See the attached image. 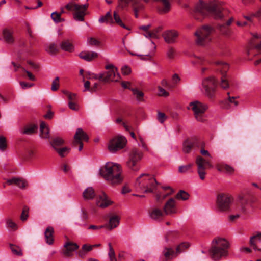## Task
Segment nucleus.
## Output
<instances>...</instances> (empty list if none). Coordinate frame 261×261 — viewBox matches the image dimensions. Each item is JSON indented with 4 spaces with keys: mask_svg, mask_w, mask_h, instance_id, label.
Wrapping results in <instances>:
<instances>
[{
    "mask_svg": "<svg viewBox=\"0 0 261 261\" xmlns=\"http://www.w3.org/2000/svg\"><path fill=\"white\" fill-rule=\"evenodd\" d=\"M122 168L119 164L108 162L104 168L100 170V174L109 184L117 186L121 184L123 180Z\"/></svg>",
    "mask_w": 261,
    "mask_h": 261,
    "instance_id": "f257e3e1",
    "label": "nucleus"
},
{
    "mask_svg": "<svg viewBox=\"0 0 261 261\" xmlns=\"http://www.w3.org/2000/svg\"><path fill=\"white\" fill-rule=\"evenodd\" d=\"M222 8L216 3H205L202 1H200L195 6V15L200 14L202 16H205L207 13H212L214 18L216 19H221L224 17L222 13ZM195 18L200 20L201 18H198L196 15Z\"/></svg>",
    "mask_w": 261,
    "mask_h": 261,
    "instance_id": "f03ea898",
    "label": "nucleus"
},
{
    "mask_svg": "<svg viewBox=\"0 0 261 261\" xmlns=\"http://www.w3.org/2000/svg\"><path fill=\"white\" fill-rule=\"evenodd\" d=\"M213 244L210 253L213 260L217 261L228 255L229 243L225 239L216 238L213 241Z\"/></svg>",
    "mask_w": 261,
    "mask_h": 261,
    "instance_id": "7ed1b4c3",
    "label": "nucleus"
},
{
    "mask_svg": "<svg viewBox=\"0 0 261 261\" xmlns=\"http://www.w3.org/2000/svg\"><path fill=\"white\" fill-rule=\"evenodd\" d=\"M158 184L152 176L148 174H142L137 178L135 186L143 193H151L155 189Z\"/></svg>",
    "mask_w": 261,
    "mask_h": 261,
    "instance_id": "20e7f679",
    "label": "nucleus"
},
{
    "mask_svg": "<svg viewBox=\"0 0 261 261\" xmlns=\"http://www.w3.org/2000/svg\"><path fill=\"white\" fill-rule=\"evenodd\" d=\"M88 6V4L80 5L71 1L65 6V8L73 12V18L76 21H83Z\"/></svg>",
    "mask_w": 261,
    "mask_h": 261,
    "instance_id": "39448f33",
    "label": "nucleus"
},
{
    "mask_svg": "<svg viewBox=\"0 0 261 261\" xmlns=\"http://www.w3.org/2000/svg\"><path fill=\"white\" fill-rule=\"evenodd\" d=\"M188 109L193 112L194 117L198 121L203 122L206 120L205 112L208 109L207 105L195 100L189 103Z\"/></svg>",
    "mask_w": 261,
    "mask_h": 261,
    "instance_id": "423d86ee",
    "label": "nucleus"
},
{
    "mask_svg": "<svg viewBox=\"0 0 261 261\" xmlns=\"http://www.w3.org/2000/svg\"><path fill=\"white\" fill-rule=\"evenodd\" d=\"M213 31L214 29L208 25H204L199 28L194 33L196 44L203 46L209 42L211 40L210 35Z\"/></svg>",
    "mask_w": 261,
    "mask_h": 261,
    "instance_id": "0eeeda50",
    "label": "nucleus"
},
{
    "mask_svg": "<svg viewBox=\"0 0 261 261\" xmlns=\"http://www.w3.org/2000/svg\"><path fill=\"white\" fill-rule=\"evenodd\" d=\"M214 64L217 67V70L220 72L222 77L220 85L224 89H227L229 87V82L227 77V72L229 69V65L224 62L217 61L214 62Z\"/></svg>",
    "mask_w": 261,
    "mask_h": 261,
    "instance_id": "6e6552de",
    "label": "nucleus"
},
{
    "mask_svg": "<svg viewBox=\"0 0 261 261\" xmlns=\"http://www.w3.org/2000/svg\"><path fill=\"white\" fill-rule=\"evenodd\" d=\"M106 69L108 70L103 74L99 75V79L105 82H118L120 79V75L118 72V69L112 64L106 66Z\"/></svg>",
    "mask_w": 261,
    "mask_h": 261,
    "instance_id": "1a4fd4ad",
    "label": "nucleus"
},
{
    "mask_svg": "<svg viewBox=\"0 0 261 261\" xmlns=\"http://www.w3.org/2000/svg\"><path fill=\"white\" fill-rule=\"evenodd\" d=\"M143 156L142 153L136 149H133L129 156V159L126 163L127 167L133 171H137L139 170L140 166L138 162L142 159Z\"/></svg>",
    "mask_w": 261,
    "mask_h": 261,
    "instance_id": "9d476101",
    "label": "nucleus"
},
{
    "mask_svg": "<svg viewBox=\"0 0 261 261\" xmlns=\"http://www.w3.org/2000/svg\"><path fill=\"white\" fill-rule=\"evenodd\" d=\"M127 140L122 136H117L110 140L108 144V149L112 153L123 149L126 145Z\"/></svg>",
    "mask_w": 261,
    "mask_h": 261,
    "instance_id": "9b49d317",
    "label": "nucleus"
},
{
    "mask_svg": "<svg viewBox=\"0 0 261 261\" xmlns=\"http://www.w3.org/2000/svg\"><path fill=\"white\" fill-rule=\"evenodd\" d=\"M232 200V197L228 194L224 193L218 194L217 197V205L218 209L221 211L229 210Z\"/></svg>",
    "mask_w": 261,
    "mask_h": 261,
    "instance_id": "f8f14e48",
    "label": "nucleus"
},
{
    "mask_svg": "<svg viewBox=\"0 0 261 261\" xmlns=\"http://www.w3.org/2000/svg\"><path fill=\"white\" fill-rule=\"evenodd\" d=\"M217 85V82L214 77H209L204 79L202 82V87L205 94L210 97H212L215 92Z\"/></svg>",
    "mask_w": 261,
    "mask_h": 261,
    "instance_id": "ddd939ff",
    "label": "nucleus"
},
{
    "mask_svg": "<svg viewBox=\"0 0 261 261\" xmlns=\"http://www.w3.org/2000/svg\"><path fill=\"white\" fill-rule=\"evenodd\" d=\"M74 141L73 144L74 147L79 145V150H82L83 147V144L82 141H88L89 138L88 135L84 132L82 128H77L75 134L74 136Z\"/></svg>",
    "mask_w": 261,
    "mask_h": 261,
    "instance_id": "4468645a",
    "label": "nucleus"
},
{
    "mask_svg": "<svg viewBox=\"0 0 261 261\" xmlns=\"http://www.w3.org/2000/svg\"><path fill=\"white\" fill-rule=\"evenodd\" d=\"M2 40L7 43L12 44L14 42V29L9 27H5L2 31Z\"/></svg>",
    "mask_w": 261,
    "mask_h": 261,
    "instance_id": "2eb2a0df",
    "label": "nucleus"
},
{
    "mask_svg": "<svg viewBox=\"0 0 261 261\" xmlns=\"http://www.w3.org/2000/svg\"><path fill=\"white\" fill-rule=\"evenodd\" d=\"M178 35V32L175 30H167L163 33V37L165 42L169 44L176 42Z\"/></svg>",
    "mask_w": 261,
    "mask_h": 261,
    "instance_id": "dca6fc26",
    "label": "nucleus"
},
{
    "mask_svg": "<svg viewBox=\"0 0 261 261\" xmlns=\"http://www.w3.org/2000/svg\"><path fill=\"white\" fill-rule=\"evenodd\" d=\"M164 211L166 215L177 213L176 201L174 198H170L166 202L164 206Z\"/></svg>",
    "mask_w": 261,
    "mask_h": 261,
    "instance_id": "f3484780",
    "label": "nucleus"
},
{
    "mask_svg": "<svg viewBox=\"0 0 261 261\" xmlns=\"http://www.w3.org/2000/svg\"><path fill=\"white\" fill-rule=\"evenodd\" d=\"M155 1L160 2L158 7L159 13L163 14L170 12L171 9L172 0H155Z\"/></svg>",
    "mask_w": 261,
    "mask_h": 261,
    "instance_id": "a211bd4d",
    "label": "nucleus"
},
{
    "mask_svg": "<svg viewBox=\"0 0 261 261\" xmlns=\"http://www.w3.org/2000/svg\"><path fill=\"white\" fill-rule=\"evenodd\" d=\"M65 249L63 250V254L65 256H70L72 255V253L75 250L79 248V246L77 244L71 242H67L64 245Z\"/></svg>",
    "mask_w": 261,
    "mask_h": 261,
    "instance_id": "6ab92c4d",
    "label": "nucleus"
},
{
    "mask_svg": "<svg viewBox=\"0 0 261 261\" xmlns=\"http://www.w3.org/2000/svg\"><path fill=\"white\" fill-rule=\"evenodd\" d=\"M112 202L109 199L105 193L99 195L96 200V204L98 207L105 208L112 204Z\"/></svg>",
    "mask_w": 261,
    "mask_h": 261,
    "instance_id": "aec40b11",
    "label": "nucleus"
},
{
    "mask_svg": "<svg viewBox=\"0 0 261 261\" xmlns=\"http://www.w3.org/2000/svg\"><path fill=\"white\" fill-rule=\"evenodd\" d=\"M166 215L164 211L159 208H153L149 213L150 217L155 221H160Z\"/></svg>",
    "mask_w": 261,
    "mask_h": 261,
    "instance_id": "412c9836",
    "label": "nucleus"
},
{
    "mask_svg": "<svg viewBox=\"0 0 261 261\" xmlns=\"http://www.w3.org/2000/svg\"><path fill=\"white\" fill-rule=\"evenodd\" d=\"M250 244L253 247L255 250L261 251V233L250 238Z\"/></svg>",
    "mask_w": 261,
    "mask_h": 261,
    "instance_id": "4be33fe9",
    "label": "nucleus"
},
{
    "mask_svg": "<svg viewBox=\"0 0 261 261\" xmlns=\"http://www.w3.org/2000/svg\"><path fill=\"white\" fill-rule=\"evenodd\" d=\"M162 255L166 260L172 259L174 257L178 256L176 255V251L170 247H165L162 251Z\"/></svg>",
    "mask_w": 261,
    "mask_h": 261,
    "instance_id": "5701e85b",
    "label": "nucleus"
},
{
    "mask_svg": "<svg viewBox=\"0 0 261 261\" xmlns=\"http://www.w3.org/2000/svg\"><path fill=\"white\" fill-rule=\"evenodd\" d=\"M54 229L51 226L47 227L44 232L45 241L49 245H52L54 243Z\"/></svg>",
    "mask_w": 261,
    "mask_h": 261,
    "instance_id": "b1692460",
    "label": "nucleus"
},
{
    "mask_svg": "<svg viewBox=\"0 0 261 261\" xmlns=\"http://www.w3.org/2000/svg\"><path fill=\"white\" fill-rule=\"evenodd\" d=\"M7 183L9 185H15L21 188H24L27 185V182L24 180L15 177L8 179Z\"/></svg>",
    "mask_w": 261,
    "mask_h": 261,
    "instance_id": "393cba45",
    "label": "nucleus"
},
{
    "mask_svg": "<svg viewBox=\"0 0 261 261\" xmlns=\"http://www.w3.org/2000/svg\"><path fill=\"white\" fill-rule=\"evenodd\" d=\"M79 56L81 59L89 62L96 58L97 57L98 54L96 52L85 51L80 53Z\"/></svg>",
    "mask_w": 261,
    "mask_h": 261,
    "instance_id": "a878e982",
    "label": "nucleus"
},
{
    "mask_svg": "<svg viewBox=\"0 0 261 261\" xmlns=\"http://www.w3.org/2000/svg\"><path fill=\"white\" fill-rule=\"evenodd\" d=\"M196 164L197 166L198 169H205L206 166L210 167H212V164L209 161L204 160L201 156H198L197 157Z\"/></svg>",
    "mask_w": 261,
    "mask_h": 261,
    "instance_id": "bb28decb",
    "label": "nucleus"
},
{
    "mask_svg": "<svg viewBox=\"0 0 261 261\" xmlns=\"http://www.w3.org/2000/svg\"><path fill=\"white\" fill-rule=\"evenodd\" d=\"M132 7L136 18L138 17V13L144 8V5L140 1H134L132 4Z\"/></svg>",
    "mask_w": 261,
    "mask_h": 261,
    "instance_id": "cd10ccee",
    "label": "nucleus"
},
{
    "mask_svg": "<svg viewBox=\"0 0 261 261\" xmlns=\"http://www.w3.org/2000/svg\"><path fill=\"white\" fill-rule=\"evenodd\" d=\"M60 48L65 51L73 52L74 49L73 45L69 40L63 41L60 44Z\"/></svg>",
    "mask_w": 261,
    "mask_h": 261,
    "instance_id": "c85d7f7f",
    "label": "nucleus"
},
{
    "mask_svg": "<svg viewBox=\"0 0 261 261\" xmlns=\"http://www.w3.org/2000/svg\"><path fill=\"white\" fill-rule=\"evenodd\" d=\"M217 169L219 171L225 172L226 173L232 174L234 171V169L233 167L230 166L227 164H220L218 165Z\"/></svg>",
    "mask_w": 261,
    "mask_h": 261,
    "instance_id": "c756f323",
    "label": "nucleus"
},
{
    "mask_svg": "<svg viewBox=\"0 0 261 261\" xmlns=\"http://www.w3.org/2000/svg\"><path fill=\"white\" fill-rule=\"evenodd\" d=\"M40 136L43 138H48L49 137V129L46 126V124L44 122H41L40 125Z\"/></svg>",
    "mask_w": 261,
    "mask_h": 261,
    "instance_id": "7c9ffc66",
    "label": "nucleus"
},
{
    "mask_svg": "<svg viewBox=\"0 0 261 261\" xmlns=\"http://www.w3.org/2000/svg\"><path fill=\"white\" fill-rule=\"evenodd\" d=\"M197 143V140L191 141L187 140L184 142L183 150L185 153H189L195 144Z\"/></svg>",
    "mask_w": 261,
    "mask_h": 261,
    "instance_id": "2f4dec72",
    "label": "nucleus"
},
{
    "mask_svg": "<svg viewBox=\"0 0 261 261\" xmlns=\"http://www.w3.org/2000/svg\"><path fill=\"white\" fill-rule=\"evenodd\" d=\"M83 197L85 199H91L95 196V192L92 187L86 188L83 193Z\"/></svg>",
    "mask_w": 261,
    "mask_h": 261,
    "instance_id": "473e14b6",
    "label": "nucleus"
},
{
    "mask_svg": "<svg viewBox=\"0 0 261 261\" xmlns=\"http://www.w3.org/2000/svg\"><path fill=\"white\" fill-rule=\"evenodd\" d=\"M60 48L55 43H50L46 47V51L50 55H55L59 51Z\"/></svg>",
    "mask_w": 261,
    "mask_h": 261,
    "instance_id": "72a5a7b5",
    "label": "nucleus"
},
{
    "mask_svg": "<svg viewBox=\"0 0 261 261\" xmlns=\"http://www.w3.org/2000/svg\"><path fill=\"white\" fill-rule=\"evenodd\" d=\"M119 223V218L117 216H114L110 218L108 228L112 229L117 227Z\"/></svg>",
    "mask_w": 261,
    "mask_h": 261,
    "instance_id": "f704fd0d",
    "label": "nucleus"
},
{
    "mask_svg": "<svg viewBox=\"0 0 261 261\" xmlns=\"http://www.w3.org/2000/svg\"><path fill=\"white\" fill-rule=\"evenodd\" d=\"M190 246L188 242H182L178 245L176 248V255H178L181 253L184 252Z\"/></svg>",
    "mask_w": 261,
    "mask_h": 261,
    "instance_id": "c9c22d12",
    "label": "nucleus"
},
{
    "mask_svg": "<svg viewBox=\"0 0 261 261\" xmlns=\"http://www.w3.org/2000/svg\"><path fill=\"white\" fill-rule=\"evenodd\" d=\"M101 23L106 22L111 23H113V19L110 12H108L105 16L100 17L98 20Z\"/></svg>",
    "mask_w": 261,
    "mask_h": 261,
    "instance_id": "e433bc0d",
    "label": "nucleus"
},
{
    "mask_svg": "<svg viewBox=\"0 0 261 261\" xmlns=\"http://www.w3.org/2000/svg\"><path fill=\"white\" fill-rule=\"evenodd\" d=\"M37 128V126L36 125H30L26 126L23 130L21 131V133L23 134L31 135L35 132Z\"/></svg>",
    "mask_w": 261,
    "mask_h": 261,
    "instance_id": "4c0bfd02",
    "label": "nucleus"
},
{
    "mask_svg": "<svg viewBox=\"0 0 261 261\" xmlns=\"http://www.w3.org/2000/svg\"><path fill=\"white\" fill-rule=\"evenodd\" d=\"M64 144V140L59 137L55 138L51 142V145L54 149L58 148V146H61Z\"/></svg>",
    "mask_w": 261,
    "mask_h": 261,
    "instance_id": "58836bf2",
    "label": "nucleus"
},
{
    "mask_svg": "<svg viewBox=\"0 0 261 261\" xmlns=\"http://www.w3.org/2000/svg\"><path fill=\"white\" fill-rule=\"evenodd\" d=\"M131 91L133 92V94L136 96V99L138 101H143L144 93L137 89L132 88Z\"/></svg>",
    "mask_w": 261,
    "mask_h": 261,
    "instance_id": "ea45409f",
    "label": "nucleus"
},
{
    "mask_svg": "<svg viewBox=\"0 0 261 261\" xmlns=\"http://www.w3.org/2000/svg\"><path fill=\"white\" fill-rule=\"evenodd\" d=\"M218 28L221 32L226 36H229L231 34V31L225 24L219 25Z\"/></svg>",
    "mask_w": 261,
    "mask_h": 261,
    "instance_id": "a19ab883",
    "label": "nucleus"
},
{
    "mask_svg": "<svg viewBox=\"0 0 261 261\" xmlns=\"http://www.w3.org/2000/svg\"><path fill=\"white\" fill-rule=\"evenodd\" d=\"M114 18L115 21L116 22V23H117V24H118V25H119L120 26L122 27L124 29L129 30V29L123 23L119 15L116 12H114Z\"/></svg>",
    "mask_w": 261,
    "mask_h": 261,
    "instance_id": "79ce46f5",
    "label": "nucleus"
},
{
    "mask_svg": "<svg viewBox=\"0 0 261 261\" xmlns=\"http://www.w3.org/2000/svg\"><path fill=\"white\" fill-rule=\"evenodd\" d=\"M55 150L57 151L60 156L61 157H64L69 152L70 149L66 147L61 148H57Z\"/></svg>",
    "mask_w": 261,
    "mask_h": 261,
    "instance_id": "37998d69",
    "label": "nucleus"
},
{
    "mask_svg": "<svg viewBox=\"0 0 261 261\" xmlns=\"http://www.w3.org/2000/svg\"><path fill=\"white\" fill-rule=\"evenodd\" d=\"M109 251L108 253V255L109 257V259L110 261H117L114 249L113 248L111 244L109 243L108 244Z\"/></svg>",
    "mask_w": 261,
    "mask_h": 261,
    "instance_id": "c03bdc74",
    "label": "nucleus"
},
{
    "mask_svg": "<svg viewBox=\"0 0 261 261\" xmlns=\"http://www.w3.org/2000/svg\"><path fill=\"white\" fill-rule=\"evenodd\" d=\"M189 195L186 192L180 190L176 196L177 199L186 200L189 198Z\"/></svg>",
    "mask_w": 261,
    "mask_h": 261,
    "instance_id": "a18cd8bd",
    "label": "nucleus"
},
{
    "mask_svg": "<svg viewBox=\"0 0 261 261\" xmlns=\"http://www.w3.org/2000/svg\"><path fill=\"white\" fill-rule=\"evenodd\" d=\"M61 13H57L56 12H55L51 13V17L56 23H59L62 21H64L63 19H61Z\"/></svg>",
    "mask_w": 261,
    "mask_h": 261,
    "instance_id": "49530a36",
    "label": "nucleus"
},
{
    "mask_svg": "<svg viewBox=\"0 0 261 261\" xmlns=\"http://www.w3.org/2000/svg\"><path fill=\"white\" fill-rule=\"evenodd\" d=\"M10 248L13 254L18 256L22 255V251L18 246L11 244Z\"/></svg>",
    "mask_w": 261,
    "mask_h": 261,
    "instance_id": "de8ad7c7",
    "label": "nucleus"
},
{
    "mask_svg": "<svg viewBox=\"0 0 261 261\" xmlns=\"http://www.w3.org/2000/svg\"><path fill=\"white\" fill-rule=\"evenodd\" d=\"M261 54V41L259 44L256 45L252 50H250L249 54H253L256 56Z\"/></svg>",
    "mask_w": 261,
    "mask_h": 261,
    "instance_id": "09e8293b",
    "label": "nucleus"
},
{
    "mask_svg": "<svg viewBox=\"0 0 261 261\" xmlns=\"http://www.w3.org/2000/svg\"><path fill=\"white\" fill-rule=\"evenodd\" d=\"M133 1V0H118V7L124 9Z\"/></svg>",
    "mask_w": 261,
    "mask_h": 261,
    "instance_id": "8fccbe9b",
    "label": "nucleus"
},
{
    "mask_svg": "<svg viewBox=\"0 0 261 261\" xmlns=\"http://www.w3.org/2000/svg\"><path fill=\"white\" fill-rule=\"evenodd\" d=\"M6 222L7 227L10 228L13 230H15L17 229V224L11 219H7Z\"/></svg>",
    "mask_w": 261,
    "mask_h": 261,
    "instance_id": "3c124183",
    "label": "nucleus"
},
{
    "mask_svg": "<svg viewBox=\"0 0 261 261\" xmlns=\"http://www.w3.org/2000/svg\"><path fill=\"white\" fill-rule=\"evenodd\" d=\"M63 92L67 96L69 101L75 102L76 101L77 95L76 94L71 93L68 91H64Z\"/></svg>",
    "mask_w": 261,
    "mask_h": 261,
    "instance_id": "603ef678",
    "label": "nucleus"
},
{
    "mask_svg": "<svg viewBox=\"0 0 261 261\" xmlns=\"http://www.w3.org/2000/svg\"><path fill=\"white\" fill-rule=\"evenodd\" d=\"M59 77H56L55 79L53 81L51 84V89L53 91L58 90L59 88Z\"/></svg>",
    "mask_w": 261,
    "mask_h": 261,
    "instance_id": "864d4df0",
    "label": "nucleus"
},
{
    "mask_svg": "<svg viewBox=\"0 0 261 261\" xmlns=\"http://www.w3.org/2000/svg\"><path fill=\"white\" fill-rule=\"evenodd\" d=\"M193 164H189L186 165L180 166L179 167L178 171L180 173H186L189 171L192 167Z\"/></svg>",
    "mask_w": 261,
    "mask_h": 261,
    "instance_id": "5fc2aeb1",
    "label": "nucleus"
},
{
    "mask_svg": "<svg viewBox=\"0 0 261 261\" xmlns=\"http://www.w3.org/2000/svg\"><path fill=\"white\" fill-rule=\"evenodd\" d=\"M89 45L91 46H99L100 44V42L98 40L93 37H90L87 40Z\"/></svg>",
    "mask_w": 261,
    "mask_h": 261,
    "instance_id": "6e6d98bb",
    "label": "nucleus"
},
{
    "mask_svg": "<svg viewBox=\"0 0 261 261\" xmlns=\"http://www.w3.org/2000/svg\"><path fill=\"white\" fill-rule=\"evenodd\" d=\"M167 116L165 113L159 111L157 115V119L161 123H163L167 119Z\"/></svg>",
    "mask_w": 261,
    "mask_h": 261,
    "instance_id": "4d7b16f0",
    "label": "nucleus"
},
{
    "mask_svg": "<svg viewBox=\"0 0 261 261\" xmlns=\"http://www.w3.org/2000/svg\"><path fill=\"white\" fill-rule=\"evenodd\" d=\"M7 147L6 139L5 137L0 136V150H4Z\"/></svg>",
    "mask_w": 261,
    "mask_h": 261,
    "instance_id": "13d9d810",
    "label": "nucleus"
},
{
    "mask_svg": "<svg viewBox=\"0 0 261 261\" xmlns=\"http://www.w3.org/2000/svg\"><path fill=\"white\" fill-rule=\"evenodd\" d=\"M28 211L29 208L27 206L23 207V211L21 215V220L22 221H25L27 219L28 217Z\"/></svg>",
    "mask_w": 261,
    "mask_h": 261,
    "instance_id": "bf43d9fd",
    "label": "nucleus"
},
{
    "mask_svg": "<svg viewBox=\"0 0 261 261\" xmlns=\"http://www.w3.org/2000/svg\"><path fill=\"white\" fill-rule=\"evenodd\" d=\"M85 78L88 80L97 79H99V76L94 73H91L90 72H87L85 75Z\"/></svg>",
    "mask_w": 261,
    "mask_h": 261,
    "instance_id": "052dcab7",
    "label": "nucleus"
},
{
    "mask_svg": "<svg viewBox=\"0 0 261 261\" xmlns=\"http://www.w3.org/2000/svg\"><path fill=\"white\" fill-rule=\"evenodd\" d=\"M205 62V60L204 58L201 57H196L194 60L193 61V63L194 64H198L200 65H202Z\"/></svg>",
    "mask_w": 261,
    "mask_h": 261,
    "instance_id": "680f3d73",
    "label": "nucleus"
},
{
    "mask_svg": "<svg viewBox=\"0 0 261 261\" xmlns=\"http://www.w3.org/2000/svg\"><path fill=\"white\" fill-rule=\"evenodd\" d=\"M175 54V50L172 47H170L167 51V56L169 59H173Z\"/></svg>",
    "mask_w": 261,
    "mask_h": 261,
    "instance_id": "e2e57ef3",
    "label": "nucleus"
},
{
    "mask_svg": "<svg viewBox=\"0 0 261 261\" xmlns=\"http://www.w3.org/2000/svg\"><path fill=\"white\" fill-rule=\"evenodd\" d=\"M68 106L70 109L74 111H77L79 109V107L75 102L69 101Z\"/></svg>",
    "mask_w": 261,
    "mask_h": 261,
    "instance_id": "0e129e2a",
    "label": "nucleus"
},
{
    "mask_svg": "<svg viewBox=\"0 0 261 261\" xmlns=\"http://www.w3.org/2000/svg\"><path fill=\"white\" fill-rule=\"evenodd\" d=\"M159 95L161 96L167 97L169 95V93L167 92L164 89L160 86H159Z\"/></svg>",
    "mask_w": 261,
    "mask_h": 261,
    "instance_id": "69168bd1",
    "label": "nucleus"
},
{
    "mask_svg": "<svg viewBox=\"0 0 261 261\" xmlns=\"http://www.w3.org/2000/svg\"><path fill=\"white\" fill-rule=\"evenodd\" d=\"M121 71L123 75H128L131 72L130 68L127 66H124L121 68Z\"/></svg>",
    "mask_w": 261,
    "mask_h": 261,
    "instance_id": "338daca9",
    "label": "nucleus"
},
{
    "mask_svg": "<svg viewBox=\"0 0 261 261\" xmlns=\"http://www.w3.org/2000/svg\"><path fill=\"white\" fill-rule=\"evenodd\" d=\"M237 98V97H231L229 96L228 98V101L229 103H230L231 105H233L234 106L236 107L238 105V102L236 99Z\"/></svg>",
    "mask_w": 261,
    "mask_h": 261,
    "instance_id": "774afa93",
    "label": "nucleus"
}]
</instances>
